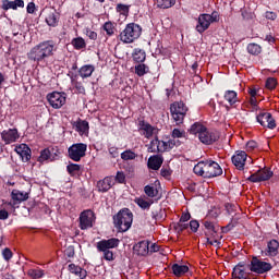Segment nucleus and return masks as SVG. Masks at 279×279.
Listing matches in <instances>:
<instances>
[{
    "mask_svg": "<svg viewBox=\"0 0 279 279\" xmlns=\"http://www.w3.org/2000/svg\"><path fill=\"white\" fill-rule=\"evenodd\" d=\"M56 53V41L53 40H45L36 45L31 49V51L27 53L28 60H32L33 62H45L47 58H51Z\"/></svg>",
    "mask_w": 279,
    "mask_h": 279,
    "instance_id": "f257e3e1",
    "label": "nucleus"
},
{
    "mask_svg": "<svg viewBox=\"0 0 279 279\" xmlns=\"http://www.w3.org/2000/svg\"><path fill=\"white\" fill-rule=\"evenodd\" d=\"M193 172L195 175H199L201 178H218V175H222L223 169L221 166L214 160H205L198 161L197 165L194 166Z\"/></svg>",
    "mask_w": 279,
    "mask_h": 279,
    "instance_id": "f03ea898",
    "label": "nucleus"
},
{
    "mask_svg": "<svg viewBox=\"0 0 279 279\" xmlns=\"http://www.w3.org/2000/svg\"><path fill=\"white\" fill-rule=\"evenodd\" d=\"M132 221H134V214L130 208H123L113 216V225L119 232H128L132 228Z\"/></svg>",
    "mask_w": 279,
    "mask_h": 279,
    "instance_id": "7ed1b4c3",
    "label": "nucleus"
},
{
    "mask_svg": "<svg viewBox=\"0 0 279 279\" xmlns=\"http://www.w3.org/2000/svg\"><path fill=\"white\" fill-rule=\"evenodd\" d=\"M143 34V27L136 23L126 24L125 28L120 33L119 38L124 45H131L134 40H138Z\"/></svg>",
    "mask_w": 279,
    "mask_h": 279,
    "instance_id": "20e7f679",
    "label": "nucleus"
},
{
    "mask_svg": "<svg viewBox=\"0 0 279 279\" xmlns=\"http://www.w3.org/2000/svg\"><path fill=\"white\" fill-rule=\"evenodd\" d=\"M219 21H221V15L218 11H213L211 14L202 13L197 20L196 32H198V34H204L213 23H219Z\"/></svg>",
    "mask_w": 279,
    "mask_h": 279,
    "instance_id": "39448f33",
    "label": "nucleus"
},
{
    "mask_svg": "<svg viewBox=\"0 0 279 279\" xmlns=\"http://www.w3.org/2000/svg\"><path fill=\"white\" fill-rule=\"evenodd\" d=\"M186 112H189V107L182 101H174L170 105V113L177 125L184 123Z\"/></svg>",
    "mask_w": 279,
    "mask_h": 279,
    "instance_id": "423d86ee",
    "label": "nucleus"
},
{
    "mask_svg": "<svg viewBox=\"0 0 279 279\" xmlns=\"http://www.w3.org/2000/svg\"><path fill=\"white\" fill-rule=\"evenodd\" d=\"M87 149H88V145H86L85 143L72 144L68 148V156L74 162H80V160H82V158L86 156Z\"/></svg>",
    "mask_w": 279,
    "mask_h": 279,
    "instance_id": "0eeeda50",
    "label": "nucleus"
},
{
    "mask_svg": "<svg viewBox=\"0 0 279 279\" xmlns=\"http://www.w3.org/2000/svg\"><path fill=\"white\" fill-rule=\"evenodd\" d=\"M250 271L253 274H267V271H271L274 266L270 263L264 262L256 256L252 257L251 265H248Z\"/></svg>",
    "mask_w": 279,
    "mask_h": 279,
    "instance_id": "6e6552de",
    "label": "nucleus"
},
{
    "mask_svg": "<svg viewBox=\"0 0 279 279\" xmlns=\"http://www.w3.org/2000/svg\"><path fill=\"white\" fill-rule=\"evenodd\" d=\"M78 219H80V226H78L80 229L88 230V229L93 228V226L95 223V219H97V217L95 216V211H93L90 209H86L81 213Z\"/></svg>",
    "mask_w": 279,
    "mask_h": 279,
    "instance_id": "1a4fd4ad",
    "label": "nucleus"
},
{
    "mask_svg": "<svg viewBox=\"0 0 279 279\" xmlns=\"http://www.w3.org/2000/svg\"><path fill=\"white\" fill-rule=\"evenodd\" d=\"M58 156H60L58 147H47L40 151L37 160L38 162H46V160H49V162H56V160H58Z\"/></svg>",
    "mask_w": 279,
    "mask_h": 279,
    "instance_id": "9d476101",
    "label": "nucleus"
},
{
    "mask_svg": "<svg viewBox=\"0 0 279 279\" xmlns=\"http://www.w3.org/2000/svg\"><path fill=\"white\" fill-rule=\"evenodd\" d=\"M220 135L217 131H210L208 128H205V130L198 135V141L203 143V145H213L219 141Z\"/></svg>",
    "mask_w": 279,
    "mask_h": 279,
    "instance_id": "9b49d317",
    "label": "nucleus"
},
{
    "mask_svg": "<svg viewBox=\"0 0 279 279\" xmlns=\"http://www.w3.org/2000/svg\"><path fill=\"white\" fill-rule=\"evenodd\" d=\"M256 121L262 128H268V130H276V119L270 112H262L256 117Z\"/></svg>",
    "mask_w": 279,
    "mask_h": 279,
    "instance_id": "f8f14e48",
    "label": "nucleus"
},
{
    "mask_svg": "<svg viewBox=\"0 0 279 279\" xmlns=\"http://www.w3.org/2000/svg\"><path fill=\"white\" fill-rule=\"evenodd\" d=\"M47 100L50 104L51 108H54V110L62 108L63 105L66 104V97H64L62 93H58V92L48 94Z\"/></svg>",
    "mask_w": 279,
    "mask_h": 279,
    "instance_id": "ddd939ff",
    "label": "nucleus"
},
{
    "mask_svg": "<svg viewBox=\"0 0 279 279\" xmlns=\"http://www.w3.org/2000/svg\"><path fill=\"white\" fill-rule=\"evenodd\" d=\"M247 276H252V272H250V265L244 264V262H240L238 265L233 267V279H243L247 278Z\"/></svg>",
    "mask_w": 279,
    "mask_h": 279,
    "instance_id": "4468645a",
    "label": "nucleus"
},
{
    "mask_svg": "<svg viewBox=\"0 0 279 279\" xmlns=\"http://www.w3.org/2000/svg\"><path fill=\"white\" fill-rule=\"evenodd\" d=\"M0 136L5 145H12V143H16L21 135L19 134V129H8L3 130L0 133Z\"/></svg>",
    "mask_w": 279,
    "mask_h": 279,
    "instance_id": "2eb2a0df",
    "label": "nucleus"
},
{
    "mask_svg": "<svg viewBox=\"0 0 279 279\" xmlns=\"http://www.w3.org/2000/svg\"><path fill=\"white\" fill-rule=\"evenodd\" d=\"M119 243H121L119 239L111 238L108 240H101L97 242L96 247L98 252H106V251H110V250H114L116 247H119Z\"/></svg>",
    "mask_w": 279,
    "mask_h": 279,
    "instance_id": "dca6fc26",
    "label": "nucleus"
},
{
    "mask_svg": "<svg viewBox=\"0 0 279 279\" xmlns=\"http://www.w3.org/2000/svg\"><path fill=\"white\" fill-rule=\"evenodd\" d=\"M11 198L13 201L10 202L8 205L11 206V208H17L21 202H27V199H29V193L21 192L19 190H13L11 192Z\"/></svg>",
    "mask_w": 279,
    "mask_h": 279,
    "instance_id": "f3484780",
    "label": "nucleus"
},
{
    "mask_svg": "<svg viewBox=\"0 0 279 279\" xmlns=\"http://www.w3.org/2000/svg\"><path fill=\"white\" fill-rule=\"evenodd\" d=\"M231 160L239 171H243V169H245V162L247 161V153H245V150H236L231 157Z\"/></svg>",
    "mask_w": 279,
    "mask_h": 279,
    "instance_id": "a211bd4d",
    "label": "nucleus"
},
{
    "mask_svg": "<svg viewBox=\"0 0 279 279\" xmlns=\"http://www.w3.org/2000/svg\"><path fill=\"white\" fill-rule=\"evenodd\" d=\"M160 142V154H165V151H171L173 147H180L182 142L180 140H171V137L166 136Z\"/></svg>",
    "mask_w": 279,
    "mask_h": 279,
    "instance_id": "6ab92c4d",
    "label": "nucleus"
},
{
    "mask_svg": "<svg viewBox=\"0 0 279 279\" xmlns=\"http://www.w3.org/2000/svg\"><path fill=\"white\" fill-rule=\"evenodd\" d=\"M14 151L21 157L22 162H29L32 160V148L27 144L15 146Z\"/></svg>",
    "mask_w": 279,
    "mask_h": 279,
    "instance_id": "aec40b11",
    "label": "nucleus"
},
{
    "mask_svg": "<svg viewBox=\"0 0 279 279\" xmlns=\"http://www.w3.org/2000/svg\"><path fill=\"white\" fill-rule=\"evenodd\" d=\"M203 226L205 228V236H213L214 239L217 236V233L219 232V226L217 222L205 219L203 221Z\"/></svg>",
    "mask_w": 279,
    "mask_h": 279,
    "instance_id": "412c9836",
    "label": "nucleus"
},
{
    "mask_svg": "<svg viewBox=\"0 0 279 279\" xmlns=\"http://www.w3.org/2000/svg\"><path fill=\"white\" fill-rule=\"evenodd\" d=\"M0 8L4 12H8V10H19V8H25V1L24 0H14V1L2 0Z\"/></svg>",
    "mask_w": 279,
    "mask_h": 279,
    "instance_id": "4be33fe9",
    "label": "nucleus"
},
{
    "mask_svg": "<svg viewBox=\"0 0 279 279\" xmlns=\"http://www.w3.org/2000/svg\"><path fill=\"white\" fill-rule=\"evenodd\" d=\"M137 256H147L149 254V240L140 241L133 246Z\"/></svg>",
    "mask_w": 279,
    "mask_h": 279,
    "instance_id": "5701e85b",
    "label": "nucleus"
},
{
    "mask_svg": "<svg viewBox=\"0 0 279 279\" xmlns=\"http://www.w3.org/2000/svg\"><path fill=\"white\" fill-rule=\"evenodd\" d=\"M165 159L160 155H153L148 158L147 167L153 171H158L162 167Z\"/></svg>",
    "mask_w": 279,
    "mask_h": 279,
    "instance_id": "b1692460",
    "label": "nucleus"
},
{
    "mask_svg": "<svg viewBox=\"0 0 279 279\" xmlns=\"http://www.w3.org/2000/svg\"><path fill=\"white\" fill-rule=\"evenodd\" d=\"M99 193H108L112 189V178L106 177L104 180L97 182Z\"/></svg>",
    "mask_w": 279,
    "mask_h": 279,
    "instance_id": "393cba45",
    "label": "nucleus"
},
{
    "mask_svg": "<svg viewBox=\"0 0 279 279\" xmlns=\"http://www.w3.org/2000/svg\"><path fill=\"white\" fill-rule=\"evenodd\" d=\"M93 73H95V65L93 64H85L78 69V75L82 80L90 77Z\"/></svg>",
    "mask_w": 279,
    "mask_h": 279,
    "instance_id": "a878e982",
    "label": "nucleus"
},
{
    "mask_svg": "<svg viewBox=\"0 0 279 279\" xmlns=\"http://www.w3.org/2000/svg\"><path fill=\"white\" fill-rule=\"evenodd\" d=\"M140 130L144 132L145 138H151L154 136V126L151 124L145 122L144 120H141L140 123Z\"/></svg>",
    "mask_w": 279,
    "mask_h": 279,
    "instance_id": "bb28decb",
    "label": "nucleus"
},
{
    "mask_svg": "<svg viewBox=\"0 0 279 279\" xmlns=\"http://www.w3.org/2000/svg\"><path fill=\"white\" fill-rule=\"evenodd\" d=\"M225 99L230 106H236V104H241L239 94L235 90H227L225 93Z\"/></svg>",
    "mask_w": 279,
    "mask_h": 279,
    "instance_id": "cd10ccee",
    "label": "nucleus"
},
{
    "mask_svg": "<svg viewBox=\"0 0 279 279\" xmlns=\"http://www.w3.org/2000/svg\"><path fill=\"white\" fill-rule=\"evenodd\" d=\"M171 269L177 278H182L184 274H189V266L186 265L173 264Z\"/></svg>",
    "mask_w": 279,
    "mask_h": 279,
    "instance_id": "c85d7f7f",
    "label": "nucleus"
},
{
    "mask_svg": "<svg viewBox=\"0 0 279 279\" xmlns=\"http://www.w3.org/2000/svg\"><path fill=\"white\" fill-rule=\"evenodd\" d=\"M46 23L49 27H58V23H60V13L56 11L50 12L46 17Z\"/></svg>",
    "mask_w": 279,
    "mask_h": 279,
    "instance_id": "c756f323",
    "label": "nucleus"
},
{
    "mask_svg": "<svg viewBox=\"0 0 279 279\" xmlns=\"http://www.w3.org/2000/svg\"><path fill=\"white\" fill-rule=\"evenodd\" d=\"M132 57L134 62H136L137 64H141L147 59V53L145 52V50L141 48H135Z\"/></svg>",
    "mask_w": 279,
    "mask_h": 279,
    "instance_id": "7c9ffc66",
    "label": "nucleus"
},
{
    "mask_svg": "<svg viewBox=\"0 0 279 279\" xmlns=\"http://www.w3.org/2000/svg\"><path fill=\"white\" fill-rule=\"evenodd\" d=\"M151 218L154 221H165V219H167V211L159 207L151 211Z\"/></svg>",
    "mask_w": 279,
    "mask_h": 279,
    "instance_id": "2f4dec72",
    "label": "nucleus"
},
{
    "mask_svg": "<svg viewBox=\"0 0 279 279\" xmlns=\"http://www.w3.org/2000/svg\"><path fill=\"white\" fill-rule=\"evenodd\" d=\"M246 51L251 56H260V53L263 52V47H260V45H258L256 43H251L247 45Z\"/></svg>",
    "mask_w": 279,
    "mask_h": 279,
    "instance_id": "473e14b6",
    "label": "nucleus"
},
{
    "mask_svg": "<svg viewBox=\"0 0 279 279\" xmlns=\"http://www.w3.org/2000/svg\"><path fill=\"white\" fill-rule=\"evenodd\" d=\"M71 45L76 51H81V49H86V40L83 37L73 38Z\"/></svg>",
    "mask_w": 279,
    "mask_h": 279,
    "instance_id": "72a5a7b5",
    "label": "nucleus"
},
{
    "mask_svg": "<svg viewBox=\"0 0 279 279\" xmlns=\"http://www.w3.org/2000/svg\"><path fill=\"white\" fill-rule=\"evenodd\" d=\"M81 170L82 166L78 163L71 162L66 166V171L69 175H71V178H75V175H78Z\"/></svg>",
    "mask_w": 279,
    "mask_h": 279,
    "instance_id": "f704fd0d",
    "label": "nucleus"
},
{
    "mask_svg": "<svg viewBox=\"0 0 279 279\" xmlns=\"http://www.w3.org/2000/svg\"><path fill=\"white\" fill-rule=\"evenodd\" d=\"M268 247V254L269 256H277L278 255V247H279V242L278 240H270L267 244Z\"/></svg>",
    "mask_w": 279,
    "mask_h": 279,
    "instance_id": "c9c22d12",
    "label": "nucleus"
},
{
    "mask_svg": "<svg viewBox=\"0 0 279 279\" xmlns=\"http://www.w3.org/2000/svg\"><path fill=\"white\" fill-rule=\"evenodd\" d=\"M148 151L150 154H160V140H158V136L150 141Z\"/></svg>",
    "mask_w": 279,
    "mask_h": 279,
    "instance_id": "e433bc0d",
    "label": "nucleus"
},
{
    "mask_svg": "<svg viewBox=\"0 0 279 279\" xmlns=\"http://www.w3.org/2000/svg\"><path fill=\"white\" fill-rule=\"evenodd\" d=\"M134 202L140 208H142V210H149V208H151V204H154V202L146 201L143 197H137L134 199Z\"/></svg>",
    "mask_w": 279,
    "mask_h": 279,
    "instance_id": "4c0bfd02",
    "label": "nucleus"
},
{
    "mask_svg": "<svg viewBox=\"0 0 279 279\" xmlns=\"http://www.w3.org/2000/svg\"><path fill=\"white\" fill-rule=\"evenodd\" d=\"M157 8L161 10H169V8H173L175 5V0H155Z\"/></svg>",
    "mask_w": 279,
    "mask_h": 279,
    "instance_id": "58836bf2",
    "label": "nucleus"
},
{
    "mask_svg": "<svg viewBox=\"0 0 279 279\" xmlns=\"http://www.w3.org/2000/svg\"><path fill=\"white\" fill-rule=\"evenodd\" d=\"M147 73H149V66H147V64L138 63L135 65V75L138 77H143L144 75H147Z\"/></svg>",
    "mask_w": 279,
    "mask_h": 279,
    "instance_id": "ea45409f",
    "label": "nucleus"
},
{
    "mask_svg": "<svg viewBox=\"0 0 279 279\" xmlns=\"http://www.w3.org/2000/svg\"><path fill=\"white\" fill-rule=\"evenodd\" d=\"M257 173L259 174V179L262 182H267V180H271L274 178V171L270 169H262L258 170Z\"/></svg>",
    "mask_w": 279,
    "mask_h": 279,
    "instance_id": "a19ab883",
    "label": "nucleus"
},
{
    "mask_svg": "<svg viewBox=\"0 0 279 279\" xmlns=\"http://www.w3.org/2000/svg\"><path fill=\"white\" fill-rule=\"evenodd\" d=\"M206 130V126L199 122H195L190 128V134H198V136Z\"/></svg>",
    "mask_w": 279,
    "mask_h": 279,
    "instance_id": "79ce46f5",
    "label": "nucleus"
},
{
    "mask_svg": "<svg viewBox=\"0 0 279 279\" xmlns=\"http://www.w3.org/2000/svg\"><path fill=\"white\" fill-rule=\"evenodd\" d=\"M27 276H29V278H32V279L45 278V270H43V269H29L27 271Z\"/></svg>",
    "mask_w": 279,
    "mask_h": 279,
    "instance_id": "37998d69",
    "label": "nucleus"
},
{
    "mask_svg": "<svg viewBox=\"0 0 279 279\" xmlns=\"http://www.w3.org/2000/svg\"><path fill=\"white\" fill-rule=\"evenodd\" d=\"M88 130H89L88 121L83 120V121L76 123V132H78L81 134H86V132H88Z\"/></svg>",
    "mask_w": 279,
    "mask_h": 279,
    "instance_id": "c03bdc74",
    "label": "nucleus"
},
{
    "mask_svg": "<svg viewBox=\"0 0 279 279\" xmlns=\"http://www.w3.org/2000/svg\"><path fill=\"white\" fill-rule=\"evenodd\" d=\"M102 29L106 32L107 36H114V23L110 21L106 22Z\"/></svg>",
    "mask_w": 279,
    "mask_h": 279,
    "instance_id": "a18cd8bd",
    "label": "nucleus"
},
{
    "mask_svg": "<svg viewBox=\"0 0 279 279\" xmlns=\"http://www.w3.org/2000/svg\"><path fill=\"white\" fill-rule=\"evenodd\" d=\"M276 86H278V80L276 77H268L265 83V87L268 90H276Z\"/></svg>",
    "mask_w": 279,
    "mask_h": 279,
    "instance_id": "49530a36",
    "label": "nucleus"
},
{
    "mask_svg": "<svg viewBox=\"0 0 279 279\" xmlns=\"http://www.w3.org/2000/svg\"><path fill=\"white\" fill-rule=\"evenodd\" d=\"M186 136V132L180 129H173L171 132V141H175V138H184Z\"/></svg>",
    "mask_w": 279,
    "mask_h": 279,
    "instance_id": "de8ad7c7",
    "label": "nucleus"
},
{
    "mask_svg": "<svg viewBox=\"0 0 279 279\" xmlns=\"http://www.w3.org/2000/svg\"><path fill=\"white\" fill-rule=\"evenodd\" d=\"M121 159L122 160H135L136 153L132 151V149L124 150L123 153H121Z\"/></svg>",
    "mask_w": 279,
    "mask_h": 279,
    "instance_id": "09e8293b",
    "label": "nucleus"
},
{
    "mask_svg": "<svg viewBox=\"0 0 279 279\" xmlns=\"http://www.w3.org/2000/svg\"><path fill=\"white\" fill-rule=\"evenodd\" d=\"M117 12L120 14H123L124 16H128L130 14V5L118 3L116 7Z\"/></svg>",
    "mask_w": 279,
    "mask_h": 279,
    "instance_id": "8fccbe9b",
    "label": "nucleus"
},
{
    "mask_svg": "<svg viewBox=\"0 0 279 279\" xmlns=\"http://www.w3.org/2000/svg\"><path fill=\"white\" fill-rule=\"evenodd\" d=\"M174 230L178 234H182L183 230H189V223L179 220V222L174 225Z\"/></svg>",
    "mask_w": 279,
    "mask_h": 279,
    "instance_id": "3c124183",
    "label": "nucleus"
},
{
    "mask_svg": "<svg viewBox=\"0 0 279 279\" xmlns=\"http://www.w3.org/2000/svg\"><path fill=\"white\" fill-rule=\"evenodd\" d=\"M144 193L147 195V197H156L158 195V190L151 185H146L144 187Z\"/></svg>",
    "mask_w": 279,
    "mask_h": 279,
    "instance_id": "603ef678",
    "label": "nucleus"
},
{
    "mask_svg": "<svg viewBox=\"0 0 279 279\" xmlns=\"http://www.w3.org/2000/svg\"><path fill=\"white\" fill-rule=\"evenodd\" d=\"M72 82L78 95H86V88L84 87V84H82V82L80 81H72Z\"/></svg>",
    "mask_w": 279,
    "mask_h": 279,
    "instance_id": "864d4df0",
    "label": "nucleus"
},
{
    "mask_svg": "<svg viewBox=\"0 0 279 279\" xmlns=\"http://www.w3.org/2000/svg\"><path fill=\"white\" fill-rule=\"evenodd\" d=\"M12 256H14V253H12V250H10L9 247H5L2 251V258L9 263V260H12Z\"/></svg>",
    "mask_w": 279,
    "mask_h": 279,
    "instance_id": "5fc2aeb1",
    "label": "nucleus"
},
{
    "mask_svg": "<svg viewBox=\"0 0 279 279\" xmlns=\"http://www.w3.org/2000/svg\"><path fill=\"white\" fill-rule=\"evenodd\" d=\"M82 267L75 265V264H70L68 266V271H70V274H74V276H77V274H80Z\"/></svg>",
    "mask_w": 279,
    "mask_h": 279,
    "instance_id": "6e6d98bb",
    "label": "nucleus"
},
{
    "mask_svg": "<svg viewBox=\"0 0 279 279\" xmlns=\"http://www.w3.org/2000/svg\"><path fill=\"white\" fill-rule=\"evenodd\" d=\"M102 252L105 260L112 262L114 260V252L112 251H98Z\"/></svg>",
    "mask_w": 279,
    "mask_h": 279,
    "instance_id": "4d7b16f0",
    "label": "nucleus"
},
{
    "mask_svg": "<svg viewBox=\"0 0 279 279\" xmlns=\"http://www.w3.org/2000/svg\"><path fill=\"white\" fill-rule=\"evenodd\" d=\"M232 230H234V222L232 220L227 226L221 227L222 234H228Z\"/></svg>",
    "mask_w": 279,
    "mask_h": 279,
    "instance_id": "13d9d810",
    "label": "nucleus"
},
{
    "mask_svg": "<svg viewBox=\"0 0 279 279\" xmlns=\"http://www.w3.org/2000/svg\"><path fill=\"white\" fill-rule=\"evenodd\" d=\"M265 19H267L268 21H276V19H278V13L274 11H266Z\"/></svg>",
    "mask_w": 279,
    "mask_h": 279,
    "instance_id": "bf43d9fd",
    "label": "nucleus"
},
{
    "mask_svg": "<svg viewBox=\"0 0 279 279\" xmlns=\"http://www.w3.org/2000/svg\"><path fill=\"white\" fill-rule=\"evenodd\" d=\"M189 228L192 230V232H197V230H199V221L191 220L189 223Z\"/></svg>",
    "mask_w": 279,
    "mask_h": 279,
    "instance_id": "052dcab7",
    "label": "nucleus"
},
{
    "mask_svg": "<svg viewBox=\"0 0 279 279\" xmlns=\"http://www.w3.org/2000/svg\"><path fill=\"white\" fill-rule=\"evenodd\" d=\"M256 147H258V143H256V141H248L246 143V151H254Z\"/></svg>",
    "mask_w": 279,
    "mask_h": 279,
    "instance_id": "680f3d73",
    "label": "nucleus"
},
{
    "mask_svg": "<svg viewBox=\"0 0 279 279\" xmlns=\"http://www.w3.org/2000/svg\"><path fill=\"white\" fill-rule=\"evenodd\" d=\"M65 255L68 258H73L75 256V246L70 245L65 248Z\"/></svg>",
    "mask_w": 279,
    "mask_h": 279,
    "instance_id": "e2e57ef3",
    "label": "nucleus"
},
{
    "mask_svg": "<svg viewBox=\"0 0 279 279\" xmlns=\"http://www.w3.org/2000/svg\"><path fill=\"white\" fill-rule=\"evenodd\" d=\"M248 182H253V183H256V182H262L260 181V175L258 174V172H255L253 174H251L248 178H247Z\"/></svg>",
    "mask_w": 279,
    "mask_h": 279,
    "instance_id": "0e129e2a",
    "label": "nucleus"
},
{
    "mask_svg": "<svg viewBox=\"0 0 279 279\" xmlns=\"http://www.w3.org/2000/svg\"><path fill=\"white\" fill-rule=\"evenodd\" d=\"M116 181L119 182V184H123L125 182V173L118 171L116 175Z\"/></svg>",
    "mask_w": 279,
    "mask_h": 279,
    "instance_id": "69168bd1",
    "label": "nucleus"
},
{
    "mask_svg": "<svg viewBox=\"0 0 279 279\" xmlns=\"http://www.w3.org/2000/svg\"><path fill=\"white\" fill-rule=\"evenodd\" d=\"M109 154H110L111 158H119V148L110 147Z\"/></svg>",
    "mask_w": 279,
    "mask_h": 279,
    "instance_id": "338daca9",
    "label": "nucleus"
},
{
    "mask_svg": "<svg viewBox=\"0 0 279 279\" xmlns=\"http://www.w3.org/2000/svg\"><path fill=\"white\" fill-rule=\"evenodd\" d=\"M86 36L89 37V40H97V32L94 31H86Z\"/></svg>",
    "mask_w": 279,
    "mask_h": 279,
    "instance_id": "774afa93",
    "label": "nucleus"
}]
</instances>
